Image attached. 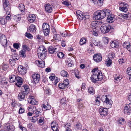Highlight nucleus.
<instances>
[{"label":"nucleus","mask_w":131,"mask_h":131,"mask_svg":"<svg viewBox=\"0 0 131 131\" xmlns=\"http://www.w3.org/2000/svg\"><path fill=\"white\" fill-rule=\"evenodd\" d=\"M94 60L97 62H100L102 59L101 56L100 54H95L93 56Z\"/></svg>","instance_id":"ddd939ff"},{"label":"nucleus","mask_w":131,"mask_h":131,"mask_svg":"<svg viewBox=\"0 0 131 131\" xmlns=\"http://www.w3.org/2000/svg\"><path fill=\"white\" fill-rule=\"evenodd\" d=\"M12 58L14 60H17L19 59V57L18 55L14 54L12 56Z\"/></svg>","instance_id":"052dcab7"},{"label":"nucleus","mask_w":131,"mask_h":131,"mask_svg":"<svg viewBox=\"0 0 131 131\" xmlns=\"http://www.w3.org/2000/svg\"><path fill=\"white\" fill-rule=\"evenodd\" d=\"M76 13L77 17L80 19L82 20L84 17V15L83 12L80 10H77Z\"/></svg>","instance_id":"b1692460"},{"label":"nucleus","mask_w":131,"mask_h":131,"mask_svg":"<svg viewBox=\"0 0 131 131\" xmlns=\"http://www.w3.org/2000/svg\"><path fill=\"white\" fill-rule=\"evenodd\" d=\"M26 51L24 49H22L19 52V54L20 56L22 57L25 58L26 57Z\"/></svg>","instance_id":"f704fd0d"},{"label":"nucleus","mask_w":131,"mask_h":131,"mask_svg":"<svg viewBox=\"0 0 131 131\" xmlns=\"http://www.w3.org/2000/svg\"><path fill=\"white\" fill-rule=\"evenodd\" d=\"M112 60L108 58L106 60L105 62V63L106 64V66L108 67L111 66L112 65Z\"/></svg>","instance_id":"4c0bfd02"},{"label":"nucleus","mask_w":131,"mask_h":131,"mask_svg":"<svg viewBox=\"0 0 131 131\" xmlns=\"http://www.w3.org/2000/svg\"><path fill=\"white\" fill-rule=\"evenodd\" d=\"M123 46L124 47L127 49L128 51H131V43L125 42L123 44Z\"/></svg>","instance_id":"393cba45"},{"label":"nucleus","mask_w":131,"mask_h":131,"mask_svg":"<svg viewBox=\"0 0 131 131\" xmlns=\"http://www.w3.org/2000/svg\"><path fill=\"white\" fill-rule=\"evenodd\" d=\"M36 38L40 41H41L43 39V37L40 35H37L36 36Z\"/></svg>","instance_id":"774afa93"},{"label":"nucleus","mask_w":131,"mask_h":131,"mask_svg":"<svg viewBox=\"0 0 131 131\" xmlns=\"http://www.w3.org/2000/svg\"><path fill=\"white\" fill-rule=\"evenodd\" d=\"M87 41L86 38L83 37L82 38L80 41V44L81 45H82L86 43Z\"/></svg>","instance_id":"c9c22d12"},{"label":"nucleus","mask_w":131,"mask_h":131,"mask_svg":"<svg viewBox=\"0 0 131 131\" xmlns=\"http://www.w3.org/2000/svg\"><path fill=\"white\" fill-rule=\"evenodd\" d=\"M108 14H107L106 15L107 16L106 21L107 22L111 23L114 21L113 19L115 17V16L112 14V13L110 10Z\"/></svg>","instance_id":"6e6552de"},{"label":"nucleus","mask_w":131,"mask_h":131,"mask_svg":"<svg viewBox=\"0 0 131 131\" xmlns=\"http://www.w3.org/2000/svg\"><path fill=\"white\" fill-rule=\"evenodd\" d=\"M96 27H95L93 29V31L92 34L95 36H97L98 35L97 30H95Z\"/></svg>","instance_id":"6e6d98bb"},{"label":"nucleus","mask_w":131,"mask_h":131,"mask_svg":"<svg viewBox=\"0 0 131 131\" xmlns=\"http://www.w3.org/2000/svg\"><path fill=\"white\" fill-rule=\"evenodd\" d=\"M103 39L104 43L106 44H107L108 42V38L106 37H104L103 38Z\"/></svg>","instance_id":"e2e57ef3"},{"label":"nucleus","mask_w":131,"mask_h":131,"mask_svg":"<svg viewBox=\"0 0 131 131\" xmlns=\"http://www.w3.org/2000/svg\"><path fill=\"white\" fill-rule=\"evenodd\" d=\"M21 16L20 15H14L13 17V19L16 22L19 21L21 19Z\"/></svg>","instance_id":"72a5a7b5"},{"label":"nucleus","mask_w":131,"mask_h":131,"mask_svg":"<svg viewBox=\"0 0 131 131\" xmlns=\"http://www.w3.org/2000/svg\"><path fill=\"white\" fill-rule=\"evenodd\" d=\"M46 54L47 53L38 54L39 58L41 60L44 59H45L46 56Z\"/></svg>","instance_id":"37998d69"},{"label":"nucleus","mask_w":131,"mask_h":131,"mask_svg":"<svg viewBox=\"0 0 131 131\" xmlns=\"http://www.w3.org/2000/svg\"><path fill=\"white\" fill-rule=\"evenodd\" d=\"M27 18L29 22L32 23L35 20L36 17L34 15L31 14L28 16Z\"/></svg>","instance_id":"412c9836"},{"label":"nucleus","mask_w":131,"mask_h":131,"mask_svg":"<svg viewBox=\"0 0 131 131\" xmlns=\"http://www.w3.org/2000/svg\"><path fill=\"white\" fill-rule=\"evenodd\" d=\"M119 46L118 42L116 40L112 41L110 43V46L112 48H116L118 47Z\"/></svg>","instance_id":"6ab92c4d"},{"label":"nucleus","mask_w":131,"mask_h":131,"mask_svg":"<svg viewBox=\"0 0 131 131\" xmlns=\"http://www.w3.org/2000/svg\"><path fill=\"white\" fill-rule=\"evenodd\" d=\"M100 98L99 97H96L95 99L96 102L95 104L96 105H99L100 104Z\"/></svg>","instance_id":"13d9d810"},{"label":"nucleus","mask_w":131,"mask_h":131,"mask_svg":"<svg viewBox=\"0 0 131 131\" xmlns=\"http://www.w3.org/2000/svg\"><path fill=\"white\" fill-rule=\"evenodd\" d=\"M39 119L38 122L40 124H42L44 123L45 121L43 117H40L39 118Z\"/></svg>","instance_id":"864d4df0"},{"label":"nucleus","mask_w":131,"mask_h":131,"mask_svg":"<svg viewBox=\"0 0 131 131\" xmlns=\"http://www.w3.org/2000/svg\"><path fill=\"white\" fill-rule=\"evenodd\" d=\"M107 109L106 108H101L99 109V113L103 117L107 115Z\"/></svg>","instance_id":"9b49d317"},{"label":"nucleus","mask_w":131,"mask_h":131,"mask_svg":"<svg viewBox=\"0 0 131 131\" xmlns=\"http://www.w3.org/2000/svg\"><path fill=\"white\" fill-rule=\"evenodd\" d=\"M59 87L60 89H63L66 87V86L63 83H60L59 84Z\"/></svg>","instance_id":"603ef678"},{"label":"nucleus","mask_w":131,"mask_h":131,"mask_svg":"<svg viewBox=\"0 0 131 131\" xmlns=\"http://www.w3.org/2000/svg\"><path fill=\"white\" fill-rule=\"evenodd\" d=\"M66 100L65 99H62L61 100L60 103L62 106L66 105Z\"/></svg>","instance_id":"4d7b16f0"},{"label":"nucleus","mask_w":131,"mask_h":131,"mask_svg":"<svg viewBox=\"0 0 131 131\" xmlns=\"http://www.w3.org/2000/svg\"><path fill=\"white\" fill-rule=\"evenodd\" d=\"M53 38L54 40H56L59 41L60 40V36L59 34H55L53 36Z\"/></svg>","instance_id":"79ce46f5"},{"label":"nucleus","mask_w":131,"mask_h":131,"mask_svg":"<svg viewBox=\"0 0 131 131\" xmlns=\"http://www.w3.org/2000/svg\"><path fill=\"white\" fill-rule=\"evenodd\" d=\"M63 83L64 84L66 85V88L68 87L69 86V81L68 79H65L63 82Z\"/></svg>","instance_id":"a18cd8bd"},{"label":"nucleus","mask_w":131,"mask_h":131,"mask_svg":"<svg viewBox=\"0 0 131 131\" xmlns=\"http://www.w3.org/2000/svg\"><path fill=\"white\" fill-rule=\"evenodd\" d=\"M60 74L62 76L64 77H67V76L68 75L67 72L64 70L61 71L60 72Z\"/></svg>","instance_id":"58836bf2"},{"label":"nucleus","mask_w":131,"mask_h":131,"mask_svg":"<svg viewBox=\"0 0 131 131\" xmlns=\"http://www.w3.org/2000/svg\"><path fill=\"white\" fill-rule=\"evenodd\" d=\"M43 108L45 110H49L51 108V106L50 105L48 104V102L45 101L44 103L42 104Z\"/></svg>","instance_id":"5701e85b"},{"label":"nucleus","mask_w":131,"mask_h":131,"mask_svg":"<svg viewBox=\"0 0 131 131\" xmlns=\"http://www.w3.org/2000/svg\"><path fill=\"white\" fill-rule=\"evenodd\" d=\"M98 14H99L101 17V19L104 18L106 15L107 14H108V13L110 12V9H105L102 10H98Z\"/></svg>","instance_id":"20e7f679"},{"label":"nucleus","mask_w":131,"mask_h":131,"mask_svg":"<svg viewBox=\"0 0 131 131\" xmlns=\"http://www.w3.org/2000/svg\"><path fill=\"white\" fill-rule=\"evenodd\" d=\"M16 81V84L18 87H20L23 83L22 79L20 77L17 76Z\"/></svg>","instance_id":"4be33fe9"},{"label":"nucleus","mask_w":131,"mask_h":131,"mask_svg":"<svg viewBox=\"0 0 131 131\" xmlns=\"http://www.w3.org/2000/svg\"><path fill=\"white\" fill-rule=\"evenodd\" d=\"M130 14L128 13L127 14H124L121 15V17L124 19H127L129 17H130Z\"/></svg>","instance_id":"ea45409f"},{"label":"nucleus","mask_w":131,"mask_h":131,"mask_svg":"<svg viewBox=\"0 0 131 131\" xmlns=\"http://www.w3.org/2000/svg\"><path fill=\"white\" fill-rule=\"evenodd\" d=\"M0 42L3 46L6 45L7 40L6 37L4 35H0Z\"/></svg>","instance_id":"1a4fd4ad"},{"label":"nucleus","mask_w":131,"mask_h":131,"mask_svg":"<svg viewBox=\"0 0 131 131\" xmlns=\"http://www.w3.org/2000/svg\"><path fill=\"white\" fill-rule=\"evenodd\" d=\"M120 7L119 9L122 11L125 12L128 10V8H129L128 5L125 2H122L119 4Z\"/></svg>","instance_id":"39448f33"},{"label":"nucleus","mask_w":131,"mask_h":131,"mask_svg":"<svg viewBox=\"0 0 131 131\" xmlns=\"http://www.w3.org/2000/svg\"><path fill=\"white\" fill-rule=\"evenodd\" d=\"M124 112L125 114L129 115L131 113V104H126L124 110Z\"/></svg>","instance_id":"0eeeda50"},{"label":"nucleus","mask_w":131,"mask_h":131,"mask_svg":"<svg viewBox=\"0 0 131 131\" xmlns=\"http://www.w3.org/2000/svg\"><path fill=\"white\" fill-rule=\"evenodd\" d=\"M43 32L45 36H47L48 35L49 33L50 32V29L43 30Z\"/></svg>","instance_id":"0e129e2a"},{"label":"nucleus","mask_w":131,"mask_h":131,"mask_svg":"<svg viewBox=\"0 0 131 131\" xmlns=\"http://www.w3.org/2000/svg\"><path fill=\"white\" fill-rule=\"evenodd\" d=\"M59 47L58 46H50L48 48L49 52L50 53H53L59 51Z\"/></svg>","instance_id":"423d86ee"},{"label":"nucleus","mask_w":131,"mask_h":131,"mask_svg":"<svg viewBox=\"0 0 131 131\" xmlns=\"http://www.w3.org/2000/svg\"><path fill=\"white\" fill-rule=\"evenodd\" d=\"M107 95L103 96L102 97V101L104 102V104L105 105H106L107 107L108 108H110L111 106L112 103V101L109 100L107 97Z\"/></svg>","instance_id":"f03ea898"},{"label":"nucleus","mask_w":131,"mask_h":131,"mask_svg":"<svg viewBox=\"0 0 131 131\" xmlns=\"http://www.w3.org/2000/svg\"><path fill=\"white\" fill-rule=\"evenodd\" d=\"M21 91L28 94L29 92V86L27 85H25L21 87Z\"/></svg>","instance_id":"aec40b11"},{"label":"nucleus","mask_w":131,"mask_h":131,"mask_svg":"<svg viewBox=\"0 0 131 131\" xmlns=\"http://www.w3.org/2000/svg\"><path fill=\"white\" fill-rule=\"evenodd\" d=\"M4 9L10 8V5L9 4L8 0H3Z\"/></svg>","instance_id":"cd10ccee"},{"label":"nucleus","mask_w":131,"mask_h":131,"mask_svg":"<svg viewBox=\"0 0 131 131\" xmlns=\"http://www.w3.org/2000/svg\"><path fill=\"white\" fill-rule=\"evenodd\" d=\"M92 72L93 74L91 75L90 79L92 82L95 83L103 79V76L101 72L98 69V68L93 69Z\"/></svg>","instance_id":"f257e3e1"},{"label":"nucleus","mask_w":131,"mask_h":131,"mask_svg":"<svg viewBox=\"0 0 131 131\" xmlns=\"http://www.w3.org/2000/svg\"><path fill=\"white\" fill-rule=\"evenodd\" d=\"M7 79L5 77H0V84H6L7 83Z\"/></svg>","instance_id":"473e14b6"},{"label":"nucleus","mask_w":131,"mask_h":131,"mask_svg":"<svg viewBox=\"0 0 131 131\" xmlns=\"http://www.w3.org/2000/svg\"><path fill=\"white\" fill-rule=\"evenodd\" d=\"M88 90L89 92L91 94H93L95 93L94 90L92 87H89L88 88Z\"/></svg>","instance_id":"c03bdc74"},{"label":"nucleus","mask_w":131,"mask_h":131,"mask_svg":"<svg viewBox=\"0 0 131 131\" xmlns=\"http://www.w3.org/2000/svg\"><path fill=\"white\" fill-rule=\"evenodd\" d=\"M127 73L128 75H131V67H128L127 69Z\"/></svg>","instance_id":"69168bd1"},{"label":"nucleus","mask_w":131,"mask_h":131,"mask_svg":"<svg viewBox=\"0 0 131 131\" xmlns=\"http://www.w3.org/2000/svg\"><path fill=\"white\" fill-rule=\"evenodd\" d=\"M45 9L46 12L49 13H51L53 9L51 5L48 3L46 4L45 6Z\"/></svg>","instance_id":"a211bd4d"},{"label":"nucleus","mask_w":131,"mask_h":131,"mask_svg":"<svg viewBox=\"0 0 131 131\" xmlns=\"http://www.w3.org/2000/svg\"><path fill=\"white\" fill-rule=\"evenodd\" d=\"M43 30L50 29L49 25L46 23H44L42 25Z\"/></svg>","instance_id":"e433bc0d"},{"label":"nucleus","mask_w":131,"mask_h":131,"mask_svg":"<svg viewBox=\"0 0 131 131\" xmlns=\"http://www.w3.org/2000/svg\"><path fill=\"white\" fill-rule=\"evenodd\" d=\"M5 12H6V14L7 15L5 19L6 20L9 21L11 19V15L10 14V8H7L4 9Z\"/></svg>","instance_id":"f8f14e48"},{"label":"nucleus","mask_w":131,"mask_h":131,"mask_svg":"<svg viewBox=\"0 0 131 131\" xmlns=\"http://www.w3.org/2000/svg\"><path fill=\"white\" fill-rule=\"evenodd\" d=\"M18 70L19 72L22 74H25L27 72V70L26 68L21 65L18 66Z\"/></svg>","instance_id":"4468645a"},{"label":"nucleus","mask_w":131,"mask_h":131,"mask_svg":"<svg viewBox=\"0 0 131 131\" xmlns=\"http://www.w3.org/2000/svg\"><path fill=\"white\" fill-rule=\"evenodd\" d=\"M27 94L21 91L18 95V99L20 101L22 100L25 99L26 95Z\"/></svg>","instance_id":"f3484780"},{"label":"nucleus","mask_w":131,"mask_h":131,"mask_svg":"<svg viewBox=\"0 0 131 131\" xmlns=\"http://www.w3.org/2000/svg\"><path fill=\"white\" fill-rule=\"evenodd\" d=\"M9 81L11 83H13L16 81L17 80V76L16 77L14 75H10L9 77Z\"/></svg>","instance_id":"7c9ffc66"},{"label":"nucleus","mask_w":131,"mask_h":131,"mask_svg":"<svg viewBox=\"0 0 131 131\" xmlns=\"http://www.w3.org/2000/svg\"><path fill=\"white\" fill-rule=\"evenodd\" d=\"M35 26L33 24H31L29 27V30L30 32L33 33H35L36 32Z\"/></svg>","instance_id":"c756f323"},{"label":"nucleus","mask_w":131,"mask_h":131,"mask_svg":"<svg viewBox=\"0 0 131 131\" xmlns=\"http://www.w3.org/2000/svg\"><path fill=\"white\" fill-rule=\"evenodd\" d=\"M33 81L35 84L37 83L40 78V75L38 73H35L32 75Z\"/></svg>","instance_id":"9d476101"},{"label":"nucleus","mask_w":131,"mask_h":131,"mask_svg":"<svg viewBox=\"0 0 131 131\" xmlns=\"http://www.w3.org/2000/svg\"><path fill=\"white\" fill-rule=\"evenodd\" d=\"M122 78L121 75L119 74H116L115 76L114 81L115 82H119Z\"/></svg>","instance_id":"2f4dec72"},{"label":"nucleus","mask_w":131,"mask_h":131,"mask_svg":"<svg viewBox=\"0 0 131 131\" xmlns=\"http://www.w3.org/2000/svg\"><path fill=\"white\" fill-rule=\"evenodd\" d=\"M92 42L95 46H99L100 45L99 43L95 40H92Z\"/></svg>","instance_id":"680f3d73"},{"label":"nucleus","mask_w":131,"mask_h":131,"mask_svg":"<svg viewBox=\"0 0 131 131\" xmlns=\"http://www.w3.org/2000/svg\"><path fill=\"white\" fill-rule=\"evenodd\" d=\"M57 56L58 58L61 59L63 57L64 54L62 52H59L57 53Z\"/></svg>","instance_id":"5fc2aeb1"},{"label":"nucleus","mask_w":131,"mask_h":131,"mask_svg":"<svg viewBox=\"0 0 131 131\" xmlns=\"http://www.w3.org/2000/svg\"><path fill=\"white\" fill-rule=\"evenodd\" d=\"M36 62L37 65L40 67L43 68L45 67V63L43 60H36Z\"/></svg>","instance_id":"a878e982"},{"label":"nucleus","mask_w":131,"mask_h":131,"mask_svg":"<svg viewBox=\"0 0 131 131\" xmlns=\"http://www.w3.org/2000/svg\"><path fill=\"white\" fill-rule=\"evenodd\" d=\"M22 47L23 48L22 49H24L25 51L26 50L28 51H29L30 50V49L28 47V46L26 45H24L22 46Z\"/></svg>","instance_id":"49530a36"},{"label":"nucleus","mask_w":131,"mask_h":131,"mask_svg":"<svg viewBox=\"0 0 131 131\" xmlns=\"http://www.w3.org/2000/svg\"><path fill=\"white\" fill-rule=\"evenodd\" d=\"M77 104H78V108L79 110L81 111L83 110L84 108V107L82 103L81 102H79Z\"/></svg>","instance_id":"a19ab883"},{"label":"nucleus","mask_w":131,"mask_h":131,"mask_svg":"<svg viewBox=\"0 0 131 131\" xmlns=\"http://www.w3.org/2000/svg\"><path fill=\"white\" fill-rule=\"evenodd\" d=\"M7 21L4 18H0V23L2 25L5 24L7 23Z\"/></svg>","instance_id":"de8ad7c7"},{"label":"nucleus","mask_w":131,"mask_h":131,"mask_svg":"<svg viewBox=\"0 0 131 131\" xmlns=\"http://www.w3.org/2000/svg\"><path fill=\"white\" fill-rule=\"evenodd\" d=\"M25 36L28 38L31 39L33 38V36L30 33H29L27 32H26L25 34Z\"/></svg>","instance_id":"3c124183"},{"label":"nucleus","mask_w":131,"mask_h":131,"mask_svg":"<svg viewBox=\"0 0 131 131\" xmlns=\"http://www.w3.org/2000/svg\"><path fill=\"white\" fill-rule=\"evenodd\" d=\"M111 28L110 25L107 24H103L101 27V32L104 34L108 32Z\"/></svg>","instance_id":"7ed1b4c3"},{"label":"nucleus","mask_w":131,"mask_h":131,"mask_svg":"<svg viewBox=\"0 0 131 131\" xmlns=\"http://www.w3.org/2000/svg\"><path fill=\"white\" fill-rule=\"evenodd\" d=\"M45 47L42 46H40V47L37 50V52L38 53H40L41 51L43 50L44 49H45Z\"/></svg>","instance_id":"8fccbe9b"},{"label":"nucleus","mask_w":131,"mask_h":131,"mask_svg":"<svg viewBox=\"0 0 131 131\" xmlns=\"http://www.w3.org/2000/svg\"><path fill=\"white\" fill-rule=\"evenodd\" d=\"M18 8L20 10L21 14L23 15H25L26 13V9L24 5L21 3L19 5Z\"/></svg>","instance_id":"dca6fc26"},{"label":"nucleus","mask_w":131,"mask_h":131,"mask_svg":"<svg viewBox=\"0 0 131 131\" xmlns=\"http://www.w3.org/2000/svg\"><path fill=\"white\" fill-rule=\"evenodd\" d=\"M74 73L77 78L79 79L81 77L80 75H79L78 71L77 70H76L74 71Z\"/></svg>","instance_id":"bf43d9fd"},{"label":"nucleus","mask_w":131,"mask_h":131,"mask_svg":"<svg viewBox=\"0 0 131 131\" xmlns=\"http://www.w3.org/2000/svg\"><path fill=\"white\" fill-rule=\"evenodd\" d=\"M98 14V12L97 11L94 13L93 16V18L94 20H97L101 19L99 14Z\"/></svg>","instance_id":"c85d7f7f"},{"label":"nucleus","mask_w":131,"mask_h":131,"mask_svg":"<svg viewBox=\"0 0 131 131\" xmlns=\"http://www.w3.org/2000/svg\"><path fill=\"white\" fill-rule=\"evenodd\" d=\"M51 126L53 131H59L58 126L56 121H54L51 124Z\"/></svg>","instance_id":"2eb2a0df"},{"label":"nucleus","mask_w":131,"mask_h":131,"mask_svg":"<svg viewBox=\"0 0 131 131\" xmlns=\"http://www.w3.org/2000/svg\"><path fill=\"white\" fill-rule=\"evenodd\" d=\"M118 122L119 123L121 124H123L125 123V120L122 118H119L118 120Z\"/></svg>","instance_id":"09e8293b"},{"label":"nucleus","mask_w":131,"mask_h":131,"mask_svg":"<svg viewBox=\"0 0 131 131\" xmlns=\"http://www.w3.org/2000/svg\"><path fill=\"white\" fill-rule=\"evenodd\" d=\"M30 118L31 121L34 123L35 122L38 120V118L36 116H33L31 118Z\"/></svg>","instance_id":"338daca9"},{"label":"nucleus","mask_w":131,"mask_h":131,"mask_svg":"<svg viewBox=\"0 0 131 131\" xmlns=\"http://www.w3.org/2000/svg\"><path fill=\"white\" fill-rule=\"evenodd\" d=\"M28 101L29 103L33 105H37L38 103V102L34 99L32 98H29Z\"/></svg>","instance_id":"bb28decb"}]
</instances>
